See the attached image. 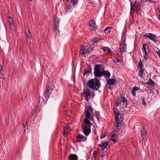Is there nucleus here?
Returning <instances> with one entry per match:
<instances>
[{
	"label": "nucleus",
	"instance_id": "54",
	"mask_svg": "<svg viewBox=\"0 0 160 160\" xmlns=\"http://www.w3.org/2000/svg\"><path fill=\"white\" fill-rule=\"evenodd\" d=\"M106 136V135L105 134L102 135H101V136L100 137V138L101 139L104 138H105V137Z\"/></svg>",
	"mask_w": 160,
	"mask_h": 160
},
{
	"label": "nucleus",
	"instance_id": "33",
	"mask_svg": "<svg viewBox=\"0 0 160 160\" xmlns=\"http://www.w3.org/2000/svg\"><path fill=\"white\" fill-rule=\"evenodd\" d=\"M109 142L107 141H102L101 142V144H99L98 145H104L105 146L106 144L107 146Z\"/></svg>",
	"mask_w": 160,
	"mask_h": 160
},
{
	"label": "nucleus",
	"instance_id": "16",
	"mask_svg": "<svg viewBox=\"0 0 160 160\" xmlns=\"http://www.w3.org/2000/svg\"><path fill=\"white\" fill-rule=\"evenodd\" d=\"M93 73L95 77L99 78L103 76L102 72L100 70L94 71Z\"/></svg>",
	"mask_w": 160,
	"mask_h": 160
},
{
	"label": "nucleus",
	"instance_id": "1",
	"mask_svg": "<svg viewBox=\"0 0 160 160\" xmlns=\"http://www.w3.org/2000/svg\"><path fill=\"white\" fill-rule=\"evenodd\" d=\"M114 114L116 115L115 117L116 124L115 127L118 131H120L123 125L124 115L122 113H120L117 108H114Z\"/></svg>",
	"mask_w": 160,
	"mask_h": 160
},
{
	"label": "nucleus",
	"instance_id": "62",
	"mask_svg": "<svg viewBox=\"0 0 160 160\" xmlns=\"http://www.w3.org/2000/svg\"><path fill=\"white\" fill-rule=\"evenodd\" d=\"M108 88L110 89V90H111L112 88V87L111 86H109V87H108Z\"/></svg>",
	"mask_w": 160,
	"mask_h": 160
},
{
	"label": "nucleus",
	"instance_id": "27",
	"mask_svg": "<svg viewBox=\"0 0 160 160\" xmlns=\"http://www.w3.org/2000/svg\"><path fill=\"white\" fill-rule=\"evenodd\" d=\"M102 50L104 51L108 52L111 53V54H112V53L113 52H112L111 51V50L108 47H103L102 48Z\"/></svg>",
	"mask_w": 160,
	"mask_h": 160
},
{
	"label": "nucleus",
	"instance_id": "8",
	"mask_svg": "<svg viewBox=\"0 0 160 160\" xmlns=\"http://www.w3.org/2000/svg\"><path fill=\"white\" fill-rule=\"evenodd\" d=\"M87 48L86 46L81 47L80 49V52L82 55L85 57L86 54H88L89 53V50Z\"/></svg>",
	"mask_w": 160,
	"mask_h": 160
},
{
	"label": "nucleus",
	"instance_id": "42",
	"mask_svg": "<svg viewBox=\"0 0 160 160\" xmlns=\"http://www.w3.org/2000/svg\"><path fill=\"white\" fill-rule=\"evenodd\" d=\"M87 111H91L92 112H93L92 108V107L89 105L88 106Z\"/></svg>",
	"mask_w": 160,
	"mask_h": 160
},
{
	"label": "nucleus",
	"instance_id": "34",
	"mask_svg": "<svg viewBox=\"0 0 160 160\" xmlns=\"http://www.w3.org/2000/svg\"><path fill=\"white\" fill-rule=\"evenodd\" d=\"M85 117L86 118H90V114L89 112L88 111H86L85 112Z\"/></svg>",
	"mask_w": 160,
	"mask_h": 160
},
{
	"label": "nucleus",
	"instance_id": "57",
	"mask_svg": "<svg viewBox=\"0 0 160 160\" xmlns=\"http://www.w3.org/2000/svg\"><path fill=\"white\" fill-rule=\"evenodd\" d=\"M103 153V152H102V154H101V158H103V157H104V155L103 154H102Z\"/></svg>",
	"mask_w": 160,
	"mask_h": 160
},
{
	"label": "nucleus",
	"instance_id": "18",
	"mask_svg": "<svg viewBox=\"0 0 160 160\" xmlns=\"http://www.w3.org/2000/svg\"><path fill=\"white\" fill-rule=\"evenodd\" d=\"M89 119V118H85L84 120V122L82 126H87L91 127L92 124L89 120H88Z\"/></svg>",
	"mask_w": 160,
	"mask_h": 160
},
{
	"label": "nucleus",
	"instance_id": "64",
	"mask_svg": "<svg viewBox=\"0 0 160 160\" xmlns=\"http://www.w3.org/2000/svg\"><path fill=\"white\" fill-rule=\"evenodd\" d=\"M8 18H9V19H11V18H11V17L9 16V17H8Z\"/></svg>",
	"mask_w": 160,
	"mask_h": 160
},
{
	"label": "nucleus",
	"instance_id": "35",
	"mask_svg": "<svg viewBox=\"0 0 160 160\" xmlns=\"http://www.w3.org/2000/svg\"><path fill=\"white\" fill-rule=\"evenodd\" d=\"M122 103V106L123 108L126 107L127 105V101H121Z\"/></svg>",
	"mask_w": 160,
	"mask_h": 160
},
{
	"label": "nucleus",
	"instance_id": "37",
	"mask_svg": "<svg viewBox=\"0 0 160 160\" xmlns=\"http://www.w3.org/2000/svg\"><path fill=\"white\" fill-rule=\"evenodd\" d=\"M26 124L25 125L24 123H23V128L24 129V131L25 133L26 132V130H27V132H28V126L27 125V122H26Z\"/></svg>",
	"mask_w": 160,
	"mask_h": 160
},
{
	"label": "nucleus",
	"instance_id": "39",
	"mask_svg": "<svg viewBox=\"0 0 160 160\" xmlns=\"http://www.w3.org/2000/svg\"><path fill=\"white\" fill-rule=\"evenodd\" d=\"M68 130L64 129L63 132V135L64 137H67L68 135Z\"/></svg>",
	"mask_w": 160,
	"mask_h": 160
},
{
	"label": "nucleus",
	"instance_id": "49",
	"mask_svg": "<svg viewBox=\"0 0 160 160\" xmlns=\"http://www.w3.org/2000/svg\"><path fill=\"white\" fill-rule=\"evenodd\" d=\"M98 152L96 151H95L93 154V156L94 158L96 157V155L97 154Z\"/></svg>",
	"mask_w": 160,
	"mask_h": 160
},
{
	"label": "nucleus",
	"instance_id": "9",
	"mask_svg": "<svg viewBox=\"0 0 160 160\" xmlns=\"http://www.w3.org/2000/svg\"><path fill=\"white\" fill-rule=\"evenodd\" d=\"M90 93V90L89 89H88L87 88L86 90L83 91V93L82 94L81 97H84L86 99V100H88L91 97Z\"/></svg>",
	"mask_w": 160,
	"mask_h": 160
},
{
	"label": "nucleus",
	"instance_id": "38",
	"mask_svg": "<svg viewBox=\"0 0 160 160\" xmlns=\"http://www.w3.org/2000/svg\"><path fill=\"white\" fill-rule=\"evenodd\" d=\"M112 59L113 62L116 63H117L121 61L120 59H119L117 58L116 57H115L114 58H113Z\"/></svg>",
	"mask_w": 160,
	"mask_h": 160
},
{
	"label": "nucleus",
	"instance_id": "13",
	"mask_svg": "<svg viewBox=\"0 0 160 160\" xmlns=\"http://www.w3.org/2000/svg\"><path fill=\"white\" fill-rule=\"evenodd\" d=\"M86 68L88 70H87L86 69L83 70V74L84 76H85L86 74H88L92 73V70L91 67L88 64H87Z\"/></svg>",
	"mask_w": 160,
	"mask_h": 160
},
{
	"label": "nucleus",
	"instance_id": "51",
	"mask_svg": "<svg viewBox=\"0 0 160 160\" xmlns=\"http://www.w3.org/2000/svg\"><path fill=\"white\" fill-rule=\"evenodd\" d=\"M121 102H115L116 106L117 107H119L120 105L121 104Z\"/></svg>",
	"mask_w": 160,
	"mask_h": 160
},
{
	"label": "nucleus",
	"instance_id": "11",
	"mask_svg": "<svg viewBox=\"0 0 160 160\" xmlns=\"http://www.w3.org/2000/svg\"><path fill=\"white\" fill-rule=\"evenodd\" d=\"M77 142H85L87 139V137H84L82 135L79 134L76 136Z\"/></svg>",
	"mask_w": 160,
	"mask_h": 160
},
{
	"label": "nucleus",
	"instance_id": "5",
	"mask_svg": "<svg viewBox=\"0 0 160 160\" xmlns=\"http://www.w3.org/2000/svg\"><path fill=\"white\" fill-rule=\"evenodd\" d=\"M52 91V88L49 86H46V91L44 94L45 99L47 100L49 98L50 94H51V92Z\"/></svg>",
	"mask_w": 160,
	"mask_h": 160
},
{
	"label": "nucleus",
	"instance_id": "29",
	"mask_svg": "<svg viewBox=\"0 0 160 160\" xmlns=\"http://www.w3.org/2000/svg\"><path fill=\"white\" fill-rule=\"evenodd\" d=\"M99 38H95L91 40V42L93 45H94L95 43L98 42L99 41Z\"/></svg>",
	"mask_w": 160,
	"mask_h": 160
},
{
	"label": "nucleus",
	"instance_id": "56",
	"mask_svg": "<svg viewBox=\"0 0 160 160\" xmlns=\"http://www.w3.org/2000/svg\"><path fill=\"white\" fill-rule=\"evenodd\" d=\"M3 70V67L1 65V64H0V70Z\"/></svg>",
	"mask_w": 160,
	"mask_h": 160
},
{
	"label": "nucleus",
	"instance_id": "58",
	"mask_svg": "<svg viewBox=\"0 0 160 160\" xmlns=\"http://www.w3.org/2000/svg\"><path fill=\"white\" fill-rule=\"evenodd\" d=\"M64 129L68 130V127H65L64 128Z\"/></svg>",
	"mask_w": 160,
	"mask_h": 160
},
{
	"label": "nucleus",
	"instance_id": "21",
	"mask_svg": "<svg viewBox=\"0 0 160 160\" xmlns=\"http://www.w3.org/2000/svg\"><path fill=\"white\" fill-rule=\"evenodd\" d=\"M116 80L114 78H110L107 81V83L109 85H112L115 83Z\"/></svg>",
	"mask_w": 160,
	"mask_h": 160
},
{
	"label": "nucleus",
	"instance_id": "28",
	"mask_svg": "<svg viewBox=\"0 0 160 160\" xmlns=\"http://www.w3.org/2000/svg\"><path fill=\"white\" fill-rule=\"evenodd\" d=\"M144 71V69H140L138 71V76L141 78H142L143 77V73Z\"/></svg>",
	"mask_w": 160,
	"mask_h": 160
},
{
	"label": "nucleus",
	"instance_id": "43",
	"mask_svg": "<svg viewBox=\"0 0 160 160\" xmlns=\"http://www.w3.org/2000/svg\"><path fill=\"white\" fill-rule=\"evenodd\" d=\"M10 28L13 31H14L15 30V26H14V23L12 24H10Z\"/></svg>",
	"mask_w": 160,
	"mask_h": 160
},
{
	"label": "nucleus",
	"instance_id": "52",
	"mask_svg": "<svg viewBox=\"0 0 160 160\" xmlns=\"http://www.w3.org/2000/svg\"><path fill=\"white\" fill-rule=\"evenodd\" d=\"M156 53L158 55L159 58H160V51L158 50V51H156Z\"/></svg>",
	"mask_w": 160,
	"mask_h": 160
},
{
	"label": "nucleus",
	"instance_id": "61",
	"mask_svg": "<svg viewBox=\"0 0 160 160\" xmlns=\"http://www.w3.org/2000/svg\"><path fill=\"white\" fill-rule=\"evenodd\" d=\"M133 11H130V14H133Z\"/></svg>",
	"mask_w": 160,
	"mask_h": 160
},
{
	"label": "nucleus",
	"instance_id": "25",
	"mask_svg": "<svg viewBox=\"0 0 160 160\" xmlns=\"http://www.w3.org/2000/svg\"><path fill=\"white\" fill-rule=\"evenodd\" d=\"M25 35L26 37H32L30 33V30L29 28H26L25 29Z\"/></svg>",
	"mask_w": 160,
	"mask_h": 160
},
{
	"label": "nucleus",
	"instance_id": "48",
	"mask_svg": "<svg viewBox=\"0 0 160 160\" xmlns=\"http://www.w3.org/2000/svg\"><path fill=\"white\" fill-rule=\"evenodd\" d=\"M82 82H83V85H84V86H85V82L86 81V79L82 77Z\"/></svg>",
	"mask_w": 160,
	"mask_h": 160
},
{
	"label": "nucleus",
	"instance_id": "60",
	"mask_svg": "<svg viewBox=\"0 0 160 160\" xmlns=\"http://www.w3.org/2000/svg\"><path fill=\"white\" fill-rule=\"evenodd\" d=\"M148 1L150 2V3H154V2H152V0H148Z\"/></svg>",
	"mask_w": 160,
	"mask_h": 160
},
{
	"label": "nucleus",
	"instance_id": "55",
	"mask_svg": "<svg viewBox=\"0 0 160 160\" xmlns=\"http://www.w3.org/2000/svg\"><path fill=\"white\" fill-rule=\"evenodd\" d=\"M145 101H142V103L145 106H146V103L145 102Z\"/></svg>",
	"mask_w": 160,
	"mask_h": 160
},
{
	"label": "nucleus",
	"instance_id": "46",
	"mask_svg": "<svg viewBox=\"0 0 160 160\" xmlns=\"http://www.w3.org/2000/svg\"><path fill=\"white\" fill-rule=\"evenodd\" d=\"M136 13L137 15H141V9L136 10Z\"/></svg>",
	"mask_w": 160,
	"mask_h": 160
},
{
	"label": "nucleus",
	"instance_id": "17",
	"mask_svg": "<svg viewBox=\"0 0 160 160\" xmlns=\"http://www.w3.org/2000/svg\"><path fill=\"white\" fill-rule=\"evenodd\" d=\"M140 132L142 138L145 139L147 136V133L145 129L144 128H142L140 130Z\"/></svg>",
	"mask_w": 160,
	"mask_h": 160
},
{
	"label": "nucleus",
	"instance_id": "23",
	"mask_svg": "<svg viewBox=\"0 0 160 160\" xmlns=\"http://www.w3.org/2000/svg\"><path fill=\"white\" fill-rule=\"evenodd\" d=\"M137 0H136L134 2V4H135V9L136 10L141 9L142 5L139 2H137Z\"/></svg>",
	"mask_w": 160,
	"mask_h": 160
},
{
	"label": "nucleus",
	"instance_id": "3",
	"mask_svg": "<svg viewBox=\"0 0 160 160\" xmlns=\"http://www.w3.org/2000/svg\"><path fill=\"white\" fill-rule=\"evenodd\" d=\"M60 19L57 17H54L53 18V26L55 32L57 34H59L60 30H59Z\"/></svg>",
	"mask_w": 160,
	"mask_h": 160
},
{
	"label": "nucleus",
	"instance_id": "53",
	"mask_svg": "<svg viewBox=\"0 0 160 160\" xmlns=\"http://www.w3.org/2000/svg\"><path fill=\"white\" fill-rule=\"evenodd\" d=\"M148 0H141V3H144L145 2H148Z\"/></svg>",
	"mask_w": 160,
	"mask_h": 160
},
{
	"label": "nucleus",
	"instance_id": "24",
	"mask_svg": "<svg viewBox=\"0 0 160 160\" xmlns=\"http://www.w3.org/2000/svg\"><path fill=\"white\" fill-rule=\"evenodd\" d=\"M102 67V64H96L94 67V71H100Z\"/></svg>",
	"mask_w": 160,
	"mask_h": 160
},
{
	"label": "nucleus",
	"instance_id": "20",
	"mask_svg": "<svg viewBox=\"0 0 160 160\" xmlns=\"http://www.w3.org/2000/svg\"><path fill=\"white\" fill-rule=\"evenodd\" d=\"M102 74L104 77L109 78L111 76V73L108 70H103Z\"/></svg>",
	"mask_w": 160,
	"mask_h": 160
},
{
	"label": "nucleus",
	"instance_id": "26",
	"mask_svg": "<svg viewBox=\"0 0 160 160\" xmlns=\"http://www.w3.org/2000/svg\"><path fill=\"white\" fill-rule=\"evenodd\" d=\"M100 113L99 111H95V116L98 121H99L100 118Z\"/></svg>",
	"mask_w": 160,
	"mask_h": 160
},
{
	"label": "nucleus",
	"instance_id": "2",
	"mask_svg": "<svg viewBox=\"0 0 160 160\" xmlns=\"http://www.w3.org/2000/svg\"><path fill=\"white\" fill-rule=\"evenodd\" d=\"M89 88L93 90H97L101 86V84L98 78H94L89 80L88 85Z\"/></svg>",
	"mask_w": 160,
	"mask_h": 160
},
{
	"label": "nucleus",
	"instance_id": "6",
	"mask_svg": "<svg viewBox=\"0 0 160 160\" xmlns=\"http://www.w3.org/2000/svg\"><path fill=\"white\" fill-rule=\"evenodd\" d=\"M91 127L87 126H82V132L83 134L86 136H88L91 132Z\"/></svg>",
	"mask_w": 160,
	"mask_h": 160
},
{
	"label": "nucleus",
	"instance_id": "32",
	"mask_svg": "<svg viewBox=\"0 0 160 160\" xmlns=\"http://www.w3.org/2000/svg\"><path fill=\"white\" fill-rule=\"evenodd\" d=\"M112 27H107L104 29V32L106 34H108L110 32V29L112 28Z\"/></svg>",
	"mask_w": 160,
	"mask_h": 160
},
{
	"label": "nucleus",
	"instance_id": "59",
	"mask_svg": "<svg viewBox=\"0 0 160 160\" xmlns=\"http://www.w3.org/2000/svg\"><path fill=\"white\" fill-rule=\"evenodd\" d=\"M134 8L133 7H131V8H130V11H133V10H134Z\"/></svg>",
	"mask_w": 160,
	"mask_h": 160
},
{
	"label": "nucleus",
	"instance_id": "14",
	"mask_svg": "<svg viewBox=\"0 0 160 160\" xmlns=\"http://www.w3.org/2000/svg\"><path fill=\"white\" fill-rule=\"evenodd\" d=\"M89 25L90 26V28L91 30H94L97 27L95 22L94 20H92L89 23Z\"/></svg>",
	"mask_w": 160,
	"mask_h": 160
},
{
	"label": "nucleus",
	"instance_id": "22",
	"mask_svg": "<svg viewBox=\"0 0 160 160\" xmlns=\"http://www.w3.org/2000/svg\"><path fill=\"white\" fill-rule=\"evenodd\" d=\"M145 84L151 87H153L155 83L151 79H149L148 82H145Z\"/></svg>",
	"mask_w": 160,
	"mask_h": 160
},
{
	"label": "nucleus",
	"instance_id": "19",
	"mask_svg": "<svg viewBox=\"0 0 160 160\" xmlns=\"http://www.w3.org/2000/svg\"><path fill=\"white\" fill-rule=\"evenodd\" d=\"M139 88L137 86H134L132 89L131 90V92L132 95L134 96H136V91L138 90Z\"/></svg>",
	"mask_w": 160,
	"mask_h": 160
},
{
	"label": "nucleus",
	"instance_id": "4",
	"mask_svg": "<svg viewBox=\"0 0 160 160\" xmlns=\"http://www.w3.org/2000/svg\"><path fill=\"white\" fill-rule=\"evenodd\" d=\"M126 39L122 40L119 45V51L120 52L123 53L126 52L127 45L125 44Z\"/></svg>",
	"mask_w": 160,
	"mask_h": 160
},
{
	"label": "nucleus",
	"instance_id": "12",
	"mask_svg": "<svg viewBox=\"0 0 160 160\" xmlns=\"http://www.w3.org/2000/svg\"><path fill=\"white\" fill-rule=\"evenodd\" d=\"M110 136L113 142L115 143L118 141V138L117 134L115 132H112Z\"/></svg>",
	"mask_w": 160,
	"mask_h": 160
},
{
	"label": "nucleus",
	"instance_id": "40",
	"mask_svg": "<svg viewBox=\"0 0 160 160\" xmlns=\"http://www.w3.org/2000/svg\"><path fill=\"white\" fill-rule=\"evenodd\" d=\"M71 2H72V5L74 6H77L76 4H77L78 3V0H71L70 1Z\"/></svg>",
	"mask_w": 160,
	"mask_h": 160
},
{
	"label": "nucleus",
	"instance_id": "7",
	"mask_svg": "<svg viewBox=\"0 0 160 160\" xmlns=\"http://www.w3.org/2000/svg\"><path fill=\"white\" fill-rule=\"evenodd\" d=\"M148 35L145 34L144 35V37L149 38L151 40L153 41L155 43L158 42L157 36L154 34L149 33Z\"/></svg>",
	"mask_w": 160,
	"mask_h": 160
},
{
	"label": "nucleus",
	"instance_id": "47",
	"mask_svg": "<svg viewBox=\"0 0 160 160\" xmlns=\"http://www.w3.org/2000/svg\"><path fill=\"white\" fill-rule=\"evenodd\" d=\"M9 22L10 25L14 24V22L12 18H11V19H10L9 20Z\"/></svg>",
	"mask_w": 160,
	"mask_h": 160
},
{
	"label": "nucleus",
	"instance_id": "30",
	"mask_svg": "<svg viewBox=\"0 0 160 160\" xmlns=\"http://www.w3.org/2000/svg\"><path fill=\"white\" fill-rule=\"evenodd\" d=\"M87 48H88V49L89 50V52H91L92 51V50L94 48V47H93V45H91L90 44H89L86 45Z\"/></svg>",
	"mask_w": 160,
	"mask_h": 160
},
{
	"label": "nucleus",
	"instance_id": "45",
	"mask_svg": "<svg viewBox=\"0 0 160 160\" xmlns=\"http://www.w3.org/2000/svg\"><path fill=\"white\" fill-rule=\"evenodd\" d=\"M3 74V70H0V77L2 78Z\"/></svg>",
	"mask_w": 160,
	"mask_h": 160
},
{
	"label": "nucleus",
	"instance_id": "50",
	"mask_svg": "<svg viewBox=\"0 0 160 160\" xmlns=\"http://www.w3.org/2000/svg\"><path fill=\"white\" fill-rule=\"evenodd\" d=\"M130 5L131 7H134V6H135V4H134V3L133 4V2H132V1L130 2Z\"/></svg>",
	"mask_w": 160,
	"mask_h": 160
},
{
	"label": "nucleus",
	"instance_id": "31",
	"mask_svg": "<svg viewBox=\"0 0 160 160\" xmlns=\"http://www.w3.org/2000/svg\"><path fill=\"white\" fill-rule=\"evenodd\" d=\"M65 9L67 11L71 12L72 11V8L71 6L68 5L66 6Z\"/></svg>",
	"mask_w": 160,
	"mask_h": 160
},
{
	"label": "nucleus",
	"instance_id": "44",
	"mask_svg": "<svg viewBox=\"0 0 160 160\" xmlns=\"http://www.w3.org/2000/svg\"><path fill=\"white\" fill-rule=\"evenodd\" d=\"M27 38V41L28 43H31V39H32V37H30V38L28 37H26Z\"/></svg>",
	"mask_w": 160,
	"mask_h": 160
},
{
	"label": "nucleus",
	"instance_id": "36",
	"mask_svg": "<svg viewBox=\"0 0 160 160\" xmlns=\"http://www.w3.org/2000/svg\"><path fill=\"white\" fill-rule=\"evenodd\" d=\"M138 68L140 69H143L142 68V61H141V59H140L138 65Z\"/></svg>",
	"mask_w": 160,
	"mask_h": 160
},
{
	"label": "nucleus",
	"instance_id": "15",
	"mask_svg": "<svg viewBox=\"0 0 160 160\" xmlns=\"http://www.w3.org/2000/svg\"><path fill=\"white\" fill-rule=\"evenodd\" d=\"M78 157L75 154H71L68 157V160H78Z\"/></svg>",
	"mask_w": 160,
	"mask_h": 160
},
{
	"label": "nucleus",
	"instance_id": "41",
	"mask_svg": "<svg viewBox=\"0 0 160 160\" xmlns=\"http://www.w3.org/2000/svg\"><path fill=\"white\" fill-rule=\"evenodd\" d=\"M98 146L101 148L102 150V151H103L106 148H107V145H105V146L104 145H98Z\"/></svg>",
	"mask_w": 160,
	"mask_h": 160
},
{
	"label": "nucleus",
	"instance_id": "10",
	"mask_svg": "<svg viewBox=\"0 0 160 160\" xmlns=\"http://www.w3.org/2000/svg\"><path fill=\"white\" fill-rule=\"evenodd\" d=\"M147 44L146 43L143 44L142 45V51L143 53V56L144 58L147 60L148 58V53L147 52L146 50Z\"/></svg>",
	"mask_w": 160,
	"mask_h": 160
},
{
	"label": "nucleus",
	"instance_id": "63",
	"mask_svg": "<svg viewBox=\"0 0 160 160\" xmlns=\"http://www.w3.org/2000/svg\"><path fill=\"white\" fill-rule=\"evenodd\" d=\"M122 100H125V98L123 97H122Z\"/></svg>",
	"mask_w": 160,
	"mask_h": 160
}]
</instances>
